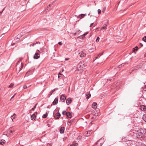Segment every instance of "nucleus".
<instances>
[{
    "label": "nucleus",
    "mask_w": 146,
    "mask_h": 146,
    "mask_svg": "<svg viewBox=\"0 0 146 146\" xmlns=\"http://www.w3.org/2000/svg\"><path fill=\"white\" fill-rule=\"evenodd\" d=\"M135 131H137V133H135V134L134 135L135 137H136L137 138H141L143 135L144 134V130L142 129H139V130H135Z\"/></svg>",
    "instance_id": "1"
},
{
    "label": "nucleus",
    "mask_w": 146,
    "mask_h": 146,
    "mask_svg": "<svg viewBox=\"0 0 146 146\" xmlns=\"http://www.w3.org/2000/svg\"><path fill=\"white\" fill-rule=\"evenodd\" d=\"M84 64L81 62L79 63L78 64L77 67V70L80 72H82L84 69Z\"/></svg>",
    "instance_id": "2"
},
{
    "label": "nucleus",
    "mask_w": 146,
    "mask_h": 146,
    "mask_svg": "<svg viewBox=\"0 0 146 146\" xmlns=\"http://www.w3.org/2000/svg\"><path fill=\"white\" fill-rule=\"evenodd\" d=\"M66 96L63 94L61 95L60 97V100L62 102H64L65 101V100L66 99Z\"/></svg>",
    "instance_id": "3"
},
{
    "label": "nucleus",
    "mask_w": 146,
    "mask_h": 146,
    "mask_svg": "<svg viewBox=\"0 0 146 146\" xmlns=\"http://www.w3.org/2000/svg\"><path fill=\"white\" fill-rule=\"evenodd\" d=\"M61 114L59 113H56L54 116V118L56 119H58L60 117Z\"/></svg>",
    "instance_id": "4"
},
{
    "label": "nucleus",
    "mask_w": 146,
    "mask_h": 146,
    "mask_svg": "<svg viewBox=\"0 0 146 146\" xmlns=\"http://www.w3.org/2000/svg\"><path fill=\"white\" fill-rule=\"evenodd\" d=\"M72 101V100L71 98H69L66 100V103L67 104L69 105L71 102Z\"/></svg>",
    "instance_id": "5"
},
{
    "label": "nucleus",
    "mask_w": 146,
    "mask_h": 146,
    "mask_svg": "<svg viewBox=\"0 0 146 146\" xmlns=\"http://www.w3.org/2000/svg\"><path fill=\"white\" fill-rule=\"evenodd\" d=\"M58 98H56L54 101L52 102V104L54 105H56L58 102Z\"/></svg>",
    "instance_id": "6"
},
{
    "label": "nucleus",
    "mask_w": 146,
    "mask_h": 146,
    "mask_svg": "<svg viewBox=\"0 0 146 146\" xmlns=\"http://www.w3.org/2000/svg\"><path fill=\"white\" fill-rule=\"evenodd\" d=\"M80 56L81 57H84L86 56V54L83 51H81L79 52Z\"/></svg>",
    "instance_id": "7"
},
{
    "label": "nucleus",
    "mask_w": 146,
    "mask_h": 146,
    "mask_svg": "<svg viewBox=\"0 0 146 146\" xmlns=\"http://www.w3.org/2000/svg\"><path fill=\"white\" fill-rule=\"evenodd\" d=\"M40 55L38 53H36L34 56V58L36 59H38L40 57Z\"/></svg>",
    "instance_id": "8"
},
{
    "label": "nucleus",
    "mask_w": 146,
    "mask_h": 146,
    "mask_svg": "<svg viewBox=\"0 0 146 146\" xmlns=\"http://www.w3.org/2000/svg\"><path fill=\"white\" fill-rule=\"evenodd\" d=\"M86 15V14H81L78 16L77 17V18H80V19H81L82 18H83Z\"/></svg>",
    "instance_id": "9"
},
{
    "label": "nucleus",
    "mask_w": 146,
    "mask_h": 146,
    "mask_svg": "<svg viewBox=\"0 0 146 146\" xmlns=\"http://www.w3.org/2000/svg\"><path fill=\"white\" fill-rule=\"evenodd\" d=\"M65 128L64 127H61L60 129V132L61 133H63L64 132Z\"/></svg>",
    "instance_id": "10"
},
{
    "label": "nucleus",
    "mask_w": 146,
    "mask_h": 146,
    "mask_svg": "<svg viewBox=\"0 0 146 146\" xmlns=\"http://www.w3.org/2000/svg\"><path fill=\"white\" fill-rule=\"evenodd\" d=\"M141 110H143L146 113V106L143 105H142L141 106Z\"/></svg>",
    "instance_id": "11"
},
{
    "label": "nucleus",
    "mask_w": 146,
    "mask_h": 146,
    "mask_svg": "<svg viewBox=\"0 0 146 146\" xmlns=\"http://www.w3.org/2000/svg\"><path fill=\"white\" fill-rule=\"evenodd\" d=\"M16 115V114L15 113H14L13 115H11V118L12 119V121L13 122L14 121V119H15L16 117V116H14Z\"/></svg>",
    "instance_id": "12"
},
{
    "label": "nucleus",
    "mask_w": 146,
    "mask_h": 146,
    "mask_svg": "<svg viewBox=\"0 0 146 146\" xmlns=\"http://www.w3.org/2000/svg\"><path fill=\"white\" fill-rule=\"evenodd\" d=\"M36 118V116L34 114H33L31 116V119L33 120H34Z\"/></svg>",
    "instance_id": "13"
},
{
    "label": "nucleus",
    "mask_w": 146,
    "mask_h": 146,
    "mask_svg": "<svg viewBox=\"0 0 146 146\" xmlns=\"http://www.w3.org/2000/svg\"><path fill=\"white\" fill-rule=\"evenodd\" d=\"M97 103L96 102H94L92 104V108H97Z\"/></svg>",
    "instance_id": "14"
},
{
    "label": "nucleus",
    "mask_w": 146,
    "mask_h": 146,
    "mask_svg": "<svg viewBox=\"0 0 146 146\" xmlns=\"http://www.w3.org/2000/svg\"><path fill=\"white\" fill-rule=\"evenodd\" d=\"M107 25L105 24H104L103 26L102 27L101 29V30H102L103 29H107Z\"/></svg>",
    "instance_id": "15"
},
{
    "label": "nucleus",
    "mask_w": 146,
    "mask_h": 146,
    "mask_svg": "<svg viewBox=\"0 0 146 146\" xmlns=\"http://www.w3.org/2000/svg\"><path fill=\"white\" fill-rule=\"evenodd\" d=\"M66 115L69 118H71V115L70 112H66Z\"/></svg>",
    "instance_id": "16"
},
{
    "label": "nucleus",
    "mask_w": 146,
    "mask_h": 146,
    "mask_svg": "<svg viewBox=\"0 0 146 146\" xmlns=\"http://www.w3.org/2000/svg\"><path fill=\"white\" fill-rule=\"evenodd\" d=\"M92 134V132L91 131H87L86 134V136H89Z\"/></svg>",
    "instance_id": "17"
},
{
    "label": "nucleus",
    "mask_w": 146,
    "mask_h": 146,
    "mask_svg": "<svg viewBox=\"0 0 146 146\" xmlns=\"http://www.w3.org/2000/svg\"><path fill=\"white\" fill-rule=\"evenodd\" d=\"M12 128V127L10 128L8 130V132L9 133H12L13 132L15 131L14 130H12L11 129Z\"/></svg>",
    "instance_id": "18"
},
{
    "label": "nucleus",
    "mask_w": 146,
    "mask_h": 146,
    "mask_svg": "<svg viewBox=\"0 0 146 146\" xmlns=\"http://www.w3.org/2000/svg\"><path fill=\"white\" fill-rule=\"evenodd\" d=\"M90 96H91V94L90 93L87 94H86V98L87 99H89Z\"/></svg>",
    "instance_id": "19"
},
{
    "label": "nucleus",
    "mask_w": 146,
    "mask_h": 146,
    "mask_svg": "<svg viewBox=\"0 0 146 146\" xmlns=\"http://www.w3.org/2000/svg\"><path fill=\"white\" fill-rule=\"evenodd\" d=\"M62 75L60 73H59L58 75V78L59 79H61L62 78Z\"/></svg>",
    "instance_id": "20"
},
{
    "label": "nucleus",
    "mask_w": 146,
    "mask_h": 146,
    "mask_svg": "<svg viewBox=\"0 0 146 146\" xmlns=\"http://www.w3.org/2000/svg\"><path fill=\"white\" fill-rule=\"evenodd\" d=\"M5 140H1V142H0V144L1 145H2L5 143Z\"/></svg>",
    "instance_id": "21"
},
{
    "label": "nucleus",
    "mask_w": 146,
    "mask_h": 146,
    "mask_svg": "<svg viewBox=\"0 0 146 146\" xmlns=\"http://www.w3.org/2000/svg\"><path fill=\"white\" fill-rule=\"evenodd\" d=\"M73 121V120L72 119L70 121H68V125H70L71 124V123H72V122Z\"/></svg>",
    "instance_id": "22"
},
{
    "label": "nucleus",
    "mask_w": 146,
    "mask_h": 146,
    "mask_svg": "<svg viewBox=\"0 0 146 146\" xmlns=\"http://www.w3.org/2000/svg\"><path fill=\"white\" fill-rule=\"evenodd\" d=\"M143 120L146 122V115H144L143 117Z\"/></svg>",
    "instance_id": "23"
},
{
    "label": "nucleus",
    "mask_w": 146,
    "mask_h": 146,
    "mask_svg": "<svg viewBox=\"0 0 146 146\" xmlns=\"http://www.w3.org/2000/svg\"><path fill=\"white\" fill-rule=\"evenodd\" d=\"M77 143H76L74 142L73 144L70 145V146H77Z\"/></svg>",
    "instance_id": "24"
},
{
    "label": "nucleus",
    "mask_w": 146,
    "mask_h": 146,
    "mask_svg": "<svg viewBox=\"0 0 146 146\" xmlns=\"http://www.w3.org/2000/svg\"><path fill=\"white\" fill-rule=\"evenodd\" d=\"M20 38V35H18L17 36V37H15V40H17V41H18V40H17V39H19V38Z\"/></svg>",
    "instance_id": "25"
},
{
    "label": "nucleus",
    "mask_w": 146,
    "mask_h": 146,
    "mask_svg": "<svg viewBox=\"0 0 146 146\" xmlns=\"http://www.w3.org/2000/svg\"><path fill=\"white\" fill-rule=\"evenodd\" d=\"M37 104H36V105L34 106L30 110V111H34V109L36 108V106Z\"/></svg>",
    "instance_id": "26"
},
{
    "label": "nucleus",
    "mask_w": 146,
    "mask_h": 146,
    "mask_svg": "<svg viewBox=\"0 0 146 146\" xmlns=\"http://www.w3.org/2000/svg\"><path fill=\"white\" fill-rule=\"evenodd\" d=\"M55 90V89H54L53 90H52L50 93L49 95L50 96L51 95L52 93Z\"/></svg>",
    "instance_id": "27"
},
{
    "label": "nucleus",
    "mask_w": 146,
    "mask_h": 146,
    "mask_svg": "<svg viewBox=\"0 0 146 146\" xmlns=\"http://www.w3.org/2000/svg\"><path fill=\"white\" fill-rule=\"evenodd\" d=\"M47 116V113H46V114H44L43 116H42V117L43 118H46Z\"/></svg>",
    "instance_id": "28"
},
{
    "label": "nucleus",
    "mask_w": 146,
    "mask_h": 146,
    "mask_svg": "<svg viewBox=\"0 0 146 146\" xmlns=\"http://www.w3.org/2000/svg\"><path fill=\"white\" fill-rule=\"evenodd\" d=\"M142 40L145 42H146V36H145L142 38Z\"/></svg>",
    "instance_id": "29"
},
{
    "label": "nucleus",
    "mask_w": 146,
    "mask_h": 146,
    "mask_svg": "<svg viewBox=\"0 0 146 146\" xmlns=\"http://www.w3.org/2000/svg\"><path fill=\"white\" fill-rule=\"evenodd\" d=\"M21 67L20 68V70H19V72L20 71L23 69V65L22 63H21Z\"/></svg>",
    "instance_id": "30"
},
{
    "label": "nucleus",
    "mask_w": 146,
    "mask_h": 146,
    "mask_svg": "<svg viewBox=\"0 0 146 146\" xmlns=\"http://www.w3.org/2000/svg\"><path fill=\"white\" fill-rule=\"evenodd\" d=\"M88 33V32H86L83 35H82V36L85 37L86 35Z\"/></svg>",
    "instance_id": "31"
},
{
    "label": "nucleus",
    "mask_w": 146,
    "mask_h": 146,
    "mask_svg": "<svg viewBox=\"0 0 146 146\" xmlns=\"http://www.w3.org/2000/svg\"><path fill=\"white\" fill-rule=\"evenodd\" d=\"M84 37L82 36V35L80 36H79L78 37V38H80V39H83Z\"/></svg>",
    "instance_id": "32"
},
{
    "label": "nucleus",
    "mask_w": 146,
    "mask_h": 146,
    "mask_svg": "<svg viewBox=\"0 0 146 146\" xmlns=\"http://www.w3.org/2000/svg\"><path fill=\"white\" fill-rule=\"evenodd\" d=\"M98 14H100V13H101V10L100 9H98Z\"/></svg>",
    "instance_id": "33"
},
{
    "label": "nucleus",
    "mask_w": 146,
    "mask_h": 146,
    "mask_svg": "<svg viewBox=\"0 0 146 146\" xmlns=\"http://www.w3.org/2000/svg\"><path fill=\"white\" fill-rule=\"evenodd\" d=\"M133 49L134 50H137V46H136L135 48H133Z\"/></svg>",
    "instance_id": "34"
},
{
    "label": "nucleus",
    "mask_w": 146,
    "mask_h": 146,
    "mask_svg": "<svg viewBox=\"0 0 146 146\" xmlns=\"http://www.w3.org/2000/svg\"><path fill=\"white\" fill-rule=\"evenodd\" d=\"M13 85H14V84H13L11 83V84L10 85V86H9V87L10 88V87H13Z\"/></svg>",
    "instance_id": "35"
},
{
    "label": "nucleus",
    "mask_w": 146,
    "mask_h": 146,
    "mask_svg": "<svg viewBox=\"0 0 146 146\" xmlns=\"http://www.w3.org/2000/svg\"><path fill=\"white\" fill-rule=\"evenodd\" d=\"M27 88V86L25 85L23 86V88L24 89H26Z\"/></svg>",
    "instance_id": "36"
},
{
    "label": "nucleus",
    "mask_w": 146,
    "mask_h": 146,
    "mask_svg": "<svg viewBox=\"0 0 146 146\" xmlns=\"http://www.w3.org/2000/svg\"><path fill=\"white\" fill-rule=\"evenodd\" d=\"M99 39H100V38L99 37H98L97 38H96V42H98L99 41Z\"/></svg>",
    "instance_id": "37"
},
{
    "label": "nucleus",
    "mask_w": 146,
    "mask_h": 146,
    "mask_svg": "<svg viewBox=\"0 0 146 146\" xmlns=\"http://www.w3.org/2000/svg\"><path fill=\"white\" fill-rule=\"evenodd\" d=\"M36 44V43H33V44H31L30 45V46H33L35 45Z\"/></svg>",
    "instance_id": "38"
},
{
    "label": "nucleus",
    "mask_w": 146,
    "mask_h": 146,
    "mask_svg": "<svg viewBox=\"0 0 146 146\" xmlns=\"http://www.w3.org/2000/svg\"><path fill=\"white\" fill-rule=\"evenodd\" d=\"M100 54H98V56H96L95 58V59L94 60V61H95L98 58V56Z\"/></svg>",
    "instance_id": "39"
},
{
    "label": "nucleus",
    "mask_w": 146,
    "mask_h": 146,
    "mask_svg": "<svg viewBox=\"0 0 146 146\" xmlns=\"http://www.w3.org/2000/svg\"><path fill=\"white\" fill-rule=\"evenodd\" d=\"M66 111H63V112H62V113L63 115H65V114H66Z\"/></svg>",
    "instance_id": "40"
},
{
    "label": "nucleus",
    "mask_w": 146,
    "mask_h": 146,
    "mask_svg": "<svg viewBox=\"0 0 146 146\" xmlns=\"http://www.w3.org/2000/svg\"><path fill=\"white\" fill-rule=\"evenodd\" d=\"M81 138V136H78V137L77 138V139H80Z\"/></svg>",
    "instance_id": "41"
},
{
    "label": "nucleus",
    "mask_w": 146,
    "mask_h": 146,
    "mask_svg": "<svg viewBox=\"0 0 146 146\" xmlns=\"http://www.w3.org/2000/svg\"><path fill=\"white\" fill-rule=\"evenodd\" d=\"M100 140H99L97 141V142L96 143V145H97L98 144H99V142H100Z\"/></svg>",
    "instance_id": "42"
},
{
    "label": "nucleus",
    "mask_w": 146,
    "mask_h": 146,
    "mask_svg": "<svg viewBox=\"0 0 146 146\" xmlns=\"http://www.w3.org/2000/svg\"><path fill=\"white\" fill-rule=\"evenodd\" d=\"M4 9H5V8L3 9V10L1 11H0V15L2 13H3V11L4 10Z\"/></svg>",
    "instance_id": "43"
},
{
    "label": "nucleus",
    "mask_w": 146,
    "mask_h": 146,
    "mask_svg": "<svg viewBox=\"0 0 146 146\" xmlns=\"http://www.w3.org/2000/svg\"><path fill=\"white\" fill-rule=\"evenodd\" d=\"M106 9V8H104V9H103V10H102V12L103 13H104V12L105 11Z\"/></svg>",
    "instance_id": "44"
},
{
    "label": "nucleus",
    "mask_w": 146,
    "mask_h": 146,
    "mask_svg": "<svg viewBox=\"0 0 146 146\" xmlns=\"http://www.w3.org/2000/svg\"><path fill=\"white\" fill-rule=\"evenodd\" d=\"M58 44L60 45H62V43L61 42H59L58 43Z\"/></svg>",
    "instance_id": "45"
},
{
    "label": "nucleus",
    "mask_w": 146,
    "mask_h": 146,
    "mask_svg": "<svg viewBox=\"0 0 146 146\" xmlns=\"http://www.w3.org/2000/svg\"><path fill=\"white\" fill-rule=\"evenodd\" d=\"M94 24V23H91L90 25V27H91L92 25H93Z\"/></svg>",
    "instance_id": "46"
},
{
    "label": "nucleus",
    "mask_w": 146,
    "mask_h": 146,
    "mask_svg": "<svg viewBox=\"0 0 146 146\" xmlns=\"http://www.w3.org/2000/svg\"><path fill=\"white\" fill-rule=\"evenodd\" d=\"M36 43V44H40V42H36V43Z\"/></svg>",
    "instance_id": "47"
},
{
    "label": "nucleus",
    "mask_w": 146,
    "mask_h": 146,
    "mask_svg": "<svg viewBox=\"0 0 146 146\" xmlns=\"http://www.w3.org/2000/svg\"><path fill=\"white\" fill-rule=\"evenodd\" d=\"M47 125L48 127H50V125L49 124H48Z\"/></svg>",
    "instance_id": "48"
},
{
    "label": "nucleus",
    "mask_w": 146,
    "mask_h": 146,
    "mask_svg": "<svg viewBox=\"0 0 146 146\" xmlns=\"http://www.w3.org/2000/svg\"><path fill=\"white\" fill-rule=\"evenodd\" d=\"M122 65H121L119 66V67L120 68Z\"/></svg>",
    "instance_id": "49"
},
{
    "label": "nucleus",
    "mask_w": 146,
    "mask_h": 146,
    "mask_svg": "<svg viewBox=\"0 0 146 146\" xmlns=\"http://www.w3.org/2000/svg\"><path fill=\"white\" fill-rule=\"evenodd\" d=\"M21 60H20L19 61H18L17 62V64H18V63H19V62L20 61H21Z\"/></svg>",
    "instance_id": "50"
},
{
    "label": "nucleus",
    "mask_w": 146,
    "mask_h": 146,
    "mask_svg": "<svg viewBox=\"0 0 146 146\" xmlns=\"http://www.w3.org/2000/svg\"><path fill=\"white\" fill-rule=\"evenodd\" d=\"M140 44L141 45V46H143V44H141V43Z\"/></svg>",
    "instance_id": "51"
},
{
    "label": "nucleus",
    "mask_w": 146,
    "mask_h": 146,
    "mask_svg": "<svg viewBox=\"0 0 146 146\" xmlns=\"http://www.w3.org/2000/svg\"><path fill=\"white\" fill-rule=\"evenodd\" d=\"M15 94L11 98H13L14 96H15Z\"/></svg>",
    "instance_id": "52"
},
{
    "label": "nucleus",
    "mask_w": 146,
    "mask_h": 146,
    "mask_svg": "<svg viewBox=\"0 0 146 146\" xmlns=\"http://www.w3.org/2000/svg\"><path fill=\"white\" fill-rule=\"evenodd\" d=\"M47 146H50V145L49 144H47Z\"/></svg>",
    "instance_id": "53"
},
{
    "label": "nucleus",
    "mask_w": 146,
    "mask_h": 146,
    "mask_svg": "<svg viewBox=\"0 0 146 146\" xmlns=\"http://www.w3.org/2000/svg\"><path fill=\"white\" fill-rule=\"evenodd\" d=\"M68 58H66L65 60H68Z\"/></svg>",
    "instance_id": "54"
},
{
    "label": "nucleus",
    "mask_w": 146,
    "mask_h": 146,
    "mask_svg": "<svg viewBox=\"0 0 146 146\" xmlns=\"http://www.w3.org/2000/svg\"><path fill=\"white\" fill-rule=\"evenodd\" d=\"M102 145V143H101L100 144V145L99 146H101Z\"/></svg>",
    "instance_id": "55"
},
{
    "label": "nucleus",
    "mask_w": 146,
    "mask_h": 146,
    "mask_svg": "<svg viewBox=\"0 0 146 146\" xmlns=\"http://www.w3.org/2000/svg\"><path fill=\"white\" fill-rule=\"evenodd\" d=\"M15 44V43H13V44H12V45H14Z\"/></svg>",
    "instance_id": "56"
},
{
    "label": "nucleus",
    "mask_w": 146,
    "mask_h": 146,
    "mask_svg": "<svg viewBox=\"0 0 146 146\" xmlns=\"http://www.w3.org/2000/svg\"><path fill=\"white\" fill-rule=\"evenodd\" d=\"M145 56H146V54H145Z\"/></svg>",
    "instance_id": "57"
},
{
    "label": "nucleus",
    "mask_w": 146,
    "mask_h": 146,
    "mask_svg": "<svg viewBox=\"0 0 146 146\" xmlns=\"http://www.w3.org/2000/svg\"><path fill=\"white\" fill-rule=\"evenodd\" d=\"M76 33H75L74 34V35H76Z\"/></svg>",
    "instance_id": "58"
},
{
    "label": "nucleus",
    "mask_w": 146,
    "mask_h": 146,
    "mask_svg": "<svg viewBox=\"0 0 146 146\" xmlns=\"http://www.w3.org/2000/svg\"><path fill=\"white\" fill-rule=\"evenodd\" d=\"M50 6V5H49V6Z\"/></svg>",
    "instance_id": "59"
},
{
    "label": "nucleus",
    "mask_w": 146,
    "mask_h": 146,
    "mask_svg": "<svg viewBox=\"0 0 146 146\" xmlns=\"http://www.w3.org/2000/svg\"><path fill=\"white\" fill-rule=\"evenodd\" d=\"M90 15V14H88V15Z\"/></svg>",
    "instance_id": "60"
},
{
    "label": "nucleus",
    "mask_w": 146,
    "mask_h": 146,
    "mask_svg": "<svg viewBox=\"0 0 146 146\" xmlns=\"http://www.w3.org/2000/svg\"><path fill=\"white\" fill-rule=\"evenodd\" d=\"M95 146H96V145ZM96 146H98L97 145Z\"/></svg>",
    "instance_id": "61"
}]
</instances>
